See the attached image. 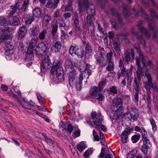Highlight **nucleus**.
<instances>
[{"label": "nucleus", "instance_id": "1", "mask_svg": "<svg viewBox=\"0 0 158 158\" xmlns=\"http://www.w3.org/2000/svg\"><path fill=\"white\" fill-rule=\"evenodd\" d=\"M136 64L138 66V69L136 72L137 78L141 79V75L144 76V74L141 68L140 67V59L136 58ZM146 77L148 81H146L144 85L145 88L146 89H148L150 88L154 87V84L152 82V78L150 74L147 73V71L145 73Z\"/></svg>", "mask_w": 158, "mask_h": 158}, {"label": "nucleus", "instance_id": "2", "mask_svg": "<svg viewBox=\"0 0 158 158\" xmlns=\"http://www.w3.org/2000/svg\"><path fill=\"white\" fill-rule=\"evenodd\" d=\"M78 9L79 13L81 14L87 9V16H94L95 14L94 6L88 3V0H78Z\"/></svg>", "mask_w": 158, "mask_h": 158}, {"label": "nucleus", "instance_id": "3", "mask_svg": "<svg viewBox=\"0 0 158 158\" xmlns=\"http://www.w3.org/2000/svg\"><path fill=\"white\" fill-rule=\"evenodd\" d=\"M38 41V38H34L31 39L29 43V46L27 52V55L25 58V60L28 61V64L31 65L32 64L34 59L33 48H35V46L36 45Z\"/></svg>", "mask_w": 158, "mask_h": 158}, {"label": "nucleus", "instance_id": "4", "mask_svg": "<svg viewBox=\"0 0 158 158\" xmlns=\"http://www.w3.org/2000/svg\"><path fill=\"white\" fill-rule=\"evenodd\" d=\"M91 118L89 120H87V123L90 125H94L96 128H98L102 124V117L100 113L97 114L96 112H92L90 114Z\"/></svg>", "mask_w": 158, "mask_h": 158}, {"label": "nucleus", "instance_id": "5", "mask_svg": "<svg viewBox=\"0 0 158 158\" xmlns=\"http://www.w3.org/2000/svg\"><path fill=\"white\" fill-rule=\"evenodd\" d=\"M143 22L141 21L139 22L138 24V27L141 33L140 35H139L135 31L133 28L131 29V31L133 34L137 36V38L140 40L141 43L144 46L145 45V40L143 39L142 34L144 33L145 36L147 38H149L150 37V34L147 30L143 27Z\"/></svg>", "mask_w": 158, "mask_h": 158}, {"label": "nucleus", "instance_id": "6", "mask_svg": "<svg viewBox=\"0 0 158 158\" xmlns=\"http://www.w3.org/2000/svg\"><path fill=\"white\" fill-rule=\"evenodd\" d=\"M140 12L141 13L142 16L144 17L145 19L148 20V25L151 31H152L153 33V37L154 38H156L157 36V31L156 27L154 26L153 21L152 23H150V21L152 20V19H150L148 17V16L147 15L146 13L143 11V9L141 8Z\"/></svg>", "mask_w": 158, "mask_h": 158}, {"label": "nucleus", "instance_id": "7", "mask_svg": "<svg viewBox=\"0 0 158 158\" xmlns=\"http://www.w3.org/2000/svg\"><path fill=\"white\" fill-rule=\"evenodd\" d=\"M51 64V62L48 56L47 55H45L40 63L41 72L44 73L49 69Z\"/></svg>", "mask_w": 158, "mask_h": 158}, {"label": "nucleus", "instance_id": "8", "mask_svg": "<svg viewBox=\"0 0 158 158\" xmlns=\"http://www.w3.org/2000/svg\"><path fill=\"white\" fill-rule=\"evenodd\" d=\"M66 68L68 69H70L72 70V71H70V70L69 72L70 74L69 75V81L70 85L72 86L73 82L75 80L76 77V73L73 69V67L72 63L68 61H66L65 62Z\"/></svg>", "mask_w": 158, "mask_h": 158}, {"label": "nucleus", "instance_id": "9", "mask_svg": "<svg viewBox=\"0 0 158 158\" xmlns=\"http://www.w3.org/2000/svg\"><path fill=\"white\" fill-rule=\"evenodd\" d=\"M48 44L46 42L39 43L38 45L35 47V52L38 55L45 53L48 50Z\"/></svg>", "mask_w": 158, "mask_h": 158}, {"label": "nucleus", "instance_id": "10", "mask_svg": "<svg viewBox=\"0 0 158 158\" xmlns=\"http://www.w3.org/2000/svg\"><path fill=\"white\" fill-rule=\"evenodd\" d=\"M136 45L134 47L137 49L138 52H139V57L138 58H139L140 62L141 61L142 63L143 64L144 66L146 68L147 67H149L150 68H152L153 65L152 63L150 60H149L146 63L145 59L144 58L143 54L141 53L140 51L139 45V44H137L136 47Z\"/></svg>", "mask_w": 158, "mask_h": 158}, {"label": "nucleus", "instance_id": "11", "mask_svg": "<svg viewBox=\"0 0 158 158\" xmlns=\"http://www.w3.org/2000/svg\"><path fill=\"white\" fill-rule=\"evenodd\" d=\"M127 113L129 115L131 119L136 121L139 117V113L137 110L134 107L128 106L127 107Z\"/></svg>", "mask_w": 158, "mask_h": 158}, {"label": "nucleus", "instance_id": "12", "mask_svg": "<svg viewBox=\"0 0 158 158\" xmlns=\"http://www.w3.org/2000/svg\"><path fill=\"white\" fill-rule=\"evenodd\" d=\"M15 92L17 93L18 96L14 94V97L18 99L20 104L24 108L25 110L27 111L29 108H31V105H30V103L25 101L24 99L22 98L21 92L19 90H18L17 91H15Z\"/></svg>", "mask_w": 158, "mask_h": 158}, {"label": "nucleus", "instance_id": "13", "mask_svg": "<svg viewBox=\"0 0 158 158\" xmlns=\"http://www.w3.org/2000/svg\"><path fill=\"white\" fill-rule=\"evenodd\" d=\"M10 28L6 27L5 29L2 30V34L0 35V44L7 40H10L12 39V37L11 35L8 34L9 33Z\"/></svg>", "mask_w": 158, "mask_h": 158}, {"label": "nucleus", "instance_id": "14", "mask_svg": "<svg viewBox=\"0 0 158 158\" xmlns=\"http://www.w3.org/2000/svg\"><path fill=\"white\" fill-rule=\"evenodd\" d=\"M111 10L112 13L113 17L110 20V22L113 27L115 29L117 27V24L115 20L114 19V18H116L118 19L119 23L120 24L122 23V19L120 18L119 15L117 13L114 8H112Z\"/></svg>", "mask_w": 158, "mask_h": 158}, {"label": "nucleus", "instance_id": "15", "mask_svg": "<svg viewBox=\"0 0 158 158\" xmlns=\"http://www.w3.org/2000/svg\"><path fill=\"white\" fill-rule=\"evenodd\" d=\"M59 62H54L51 68L50 73L54 77H56L59 79Z\"/></svg>", "mask_w": 158, "mask_h": 158}, {"label": "nucleus", "instance_id": "16", "mask_svg": "<svg viewBox=\"0 0 158 158\" xmlns=\"http://www.w3.org/2000/svg\"><path fill=\"white\" fill-rule=\"evenodd\" d=\"M5 54L6 56H10L13 53L14 47L11 43L5 42Z\"/></svg>", "mask_w": 158, "mask_h": 158}, {"label": "nucleus", "instance_id": "17", "mask_svg": "<svg viewBox=\"0 0 158 158\" xmlns=\"http://www.w3.org/2000/svg\"><path fill=\"white\" fill-rule=\"evenodd\" d=\"M133 129L129 128L124 130L121 134L122 141L123 143H125L127 141L128 135L131 133Z\"/></svg>", "mask_w": 158, "mask_h": 158}, {"label": "nucleus", "instance_id": "18", "mask_svg": "<svg viewBox=\"0 0 158 158\" xmlns=\"http://www.w3.org/2000/svg\"><path fill=\"white\" fill-rule=\"evenodd\" d=\"M27 33V29L25 26H23L19 29L18 37L19 39H22L25 36Z\"/></svg>", "mask_w": 158, "mask_h": 158}, {"label": "nucleus", "instance_id": "19", "mask_svg": "<svg viewBox=\"0 0 158 158\" xmlns=\"http://www.w3.org/2000/svg\"><path fill=\"white\" fill-rule=\"evenodd\" d=\"M9 23L13 26H17L20 24L19 19L16 16H9Z\"/></svg>", "mask_w": 158, "mask_h": 158}, {"label": "nucleus", "instance_id": "20", "mask_svg": "<svg viewBox=\"0 0 158 158\" xmlns=\"http://www.w3.org/2000/svg\"><path fill=\"white\" fill-rule=\"evenodd\" d=\"M97 64L102 67H105L107 64L106 59L102 56L97 57L96 58Z\"/></svg>", "mask_w": 158, "mask_h": 158}, {"label": "nucleus", "instance_id": "21", "mask_svg": "<svg viewBox=\"0 0 158 158\" xmlns=\"http://www.w3.org/2000/svg\"><path fill=\"white\" fill-rule=\"evenodd\" d=\"M113 48L116 52L118 56L120 57L121 50L120 49V45L119 43L115 41L113 42Z\"/></svg>", "mask_w": 158, "mask_h": 158}, {"label": "nucleus", "instance_id": "22", "mask_svg": "<svg viewBox=\"0 0 158 158\" xmlns=\"http://www.w3.org/2000/svg\"><path fill=\"white\" fill-rule=\"evenodd\" d=\"M141 79L137 78L135 77L134 80V87L135 91H139L140 90V85L141 84L140 83Z\"/></svg>", "mask_w": 158, "mask_h": 158}, {"label": "nucleus", "instance_id": "23", "mask_svg": "<svg viewBox=\"0 0 158 158\" xmlns=\"http://www.w3.org/2000/svg\"><path fill=\"white\" fill-rule=\"evenodd\" d=\"M113 104L116 106L120 107L123 105V102L122 99L118 97H115L112 101Z\"/></svg>", "mask_w": 158, "mask_h": 158}, {"label": "nucleus", "instance_id": "24", "mask_svg": "<svg viewBox=\"0 0 158 158\" xmlns=\"http://www.w3.org/2000/svg\"><path fill=\"white\" fill-rule=\"evenodd\" d=\"M91 67V65L89 64H86V68L84 69L83 70H82L81 69H80V71L81 72H83L85 74H86L88 75V77L87 78V79L89 78V76L91 75V70L89 69Z\"/></svg>", "mask_w": 158, "mask_h": 158}, {"label": "nucleus", "instance_id": "25", "mask_svg": "<svg viewBox=\"0 0 158 158\" xmlns=\"http://www.w3.org/2000/svg\"><path fill=\"white\" fill-rule=\"evenodd\" d=\"M93 55L92 49L90 46L87 45L85 47V56L86 57H89Z\"/></svg>", "mask_w": 158, "mask_h": 158}, {"label": "nucleus", "instance_id": "26", "mask_svg": "<svg viewBox=\"0 0 158 158\" xmlns=\"http://www.w3.org/2000/svg\"><path fill=\"white\" fill-rule=\"evenodd\" d=\"M54 2L53 3L51 1H49L48 2L46 6L49 8L54 7L55 8L58 4L59 0H54Z\"/></svg>", "mask_w": 158, "mask_h": 158}, {"label": "nucleus", "instance_id": "27", "mask_svg": "<svg viewBox=\"0 0 158 158\" xmlns=\"http://www.w3.org/2000/svg\"><path fill=\"white\" fill-rule=\"evenodd\" d=\"M87 23L89 25L93 28L94 27L93 21L94 20V16H87Z\"/></svg>", "mask_w": 158, "mask_h": 158}, {"label": "nucleus", "instance_id": "28", "mask_svg": "<svg viewBox=\"0 0 158 158\" xmlns=\"http://www.w3.org/2000/svg\"><path fill=\"white\" fill-rule=\"evenodd\" d=\"M30 34L31 36H37L39 33V30L37 27H34L31 28L30 30Z\"/></svg>", "mask_w": 158, "mask_h": 158}, {"label": "nucleus", "instance_id": "29", "mask_svg": "<svg viewBox=\"0 0 158 158\" xmlns=\"http://www.w3.org/2000/svg\"><path fill=\"white\" fill-rule=\"evenodd\" d=\"M59 43L57 42L52 46L51 50L53 52H56L59 51Z\"/></svg>", "mask_w": 158, "mask_h": 158}, {"label": "nucleus", "instance_id": "30", "mask_svg": "<svg viewBox=\"0 0 158 158\" xmlns=\"http://www.w3.org/2000/svg\"><path fill=\"white\" fill-rule=\"evenodd\" d=\"M33 14L36 17H40L41 14V11L39 8H35L33 11Z\"/></svg>", "mask_w": 158, "mask_h": 158}, {"label": "nucleus", "instance_id": "31", "mask_svg": "<svg viewBox=\"0 0 158 158\" xmlns=\"http://www.w3.org/2000/svg\"><path fill=\"white\" fill-rule=\"evenodd\" d=\"M98 88L97 87H94L91 88L90 90V93L91 96L94 98L98 94Z\"/></svg>", "mask_w": 158, "mask_h": 158}, {"label": "nucleus", "instance_id": "32", "mask_svg": "<svg viewBox=\"0 0 158 158\" xmlns=\"http://www.w3.org/2000/svg\"><path fill=\"white\" fill-rule=\"evenodd\" d=\"M61 40L63 43L66 42L69 38L68 35L64 32L63 30L61 31Z\"/></svg>", "mask_w": 158, "mask_h": 158}, {"label": "nucleus", "instance_id": "33", "mask_svg": "<svg viewBox=\"0 0 158 158\" xmlns=\"http://www.w3.org/2000/svg\"><path fill=\"white\" fill-rule=\"evenodd\" d=\"M51 19L50 17L48 15H45L44 17L43 21V26H47Z\"/></svg>", "mask_w": 158, "mask_h": 158}, {"label": "nucleus", "instance_id": "34", "mask_svg": "<svg viewBox=\"0 0 158 158\" xmlns=\"http://www.w3.org/2000/svg\"><path fill=\"white\" fill-rule=\"evenodd\" d=\"M18 7L15 6H11L10 7V10L7 11L8 12H9V16H12L16 11Z\"/></svg>", "mask_w": 158, "mask_h": 158}, {"label": "nucleus", "instance_id": "35", "mask_svg": "<svg viewBox=\"0 0 158 158\" xmlns=\"http://www.w3.org/2000/svg\"><path fill=\"white\" fill-rule=\"evenodd\" d=\"M114 69V64L113 62H108V65L106 67V70L108 72L113 71Z\"/></svg>", "mask_w": 158, "mask_h": 158}, {"label": "nucleus", "instance_id": "36", "mask_svg": "<svg viewBox=\"0 0 158 158\" xmlns=\"http://www.w3.org/2000/svg\"><path fill=\"white\" fill-rule=\"evenodd\" d=\"M121 70L120 73V74L118 72V75L119 76V78L120 76L124 77L126 74H129L128 73L127 70H126V69L125 67L120 69Z\"/></svg>", "mask_w": 158, "mask_h": 158}, {"label": "nucleus", "instance_id": "37", "mask_svg": "<svg viewBox=\"0 0 158 158\" xmlns=\"http://www.w3.org/2000/svg\"><path fill=\"white\" fill-rule=\"evenodd\" d=\"M149 121L151 124L152 127V129L153 132H155L156 130L157 126L153 118H150Z\"/></svg>", "mask_w": 158, "mask_h": 158}, {"label": "nucleus", "instance_id": "38", "mask_svg": "<svg viewBox=\"0 0 158 158\" xmlns=\"http://www.w3.org/2000/svg\"><path fill=\"white\" fill-rule=\"evenodd\" d=\"M34 18L31 15H28L27 18L25 19L26 23L28 25L31 24L34 20Z\"/></svg>", "mask_w": 158, "mask_h": 158}, {"label": "nucleus", "instance_id": "39", "mask_svg": "<svg viewBox=\"0 0 158 158\" xmlns=\"http://www.w3.org/2000/svg\"><path fill=\"white\" fill-rule=\"evenodd\" d=\"M60 81H63L64 80V73L63 68L60 67Z\"/></svg>", "mask_w": 158, "mask_h": 158}, {"label": "nucleus", "instance_id": "40", "mask_svg": "<svg viewBox=\"0 0 158 158\" xmlns=\"http://www.w3.org/2000/svg\"><path fill=\"white\" fill-rule=\"evenodd\" d=\"M73 0H68V5L65 7V11H70L72 10V3Z\"/></svg>", "mask_w": 158, "mask_h": 158}, {"label": "nucleus", "instance_id": "41", "mask_svg": "<svg viewBox=\"0 0 158 158\" xmlns=\"http://www.w3.org/2000/svg\"><path fill=\"white\" fill-rule=\"evenodd\" d=\"M143 141V145L150 147L151 146V143L148 138H145L142 139Z\"/></svg>", "mask_w": 158, "mask_h": 158}, {"label": "nucleus", "instance_id": "42", "mask_svg": "<svg viewBox=\"0 0 158 158\" xmlns=\"http://www.w3.org/2000/svg\"><path fill=\"white\" fill-rule=\"evenodd\" d=\"M39 135H42L43 136V138L44 139L46 142L50 145L52 144L53 143V141L51 139H49L45 135H43L41 133H39Z\"/></svg>", "mask_w": 158, "mask_h": 158}, {"label": "nucleus", "instance_id": "43", "mask_svg": "<svg viewBox=\"0 0 158 158\" xmlns=\"http://www.w3.org/2000/svg\"><path fill=\"white\" fill-rule=\"evenodd\" d=\"M113 53L111 51L109 53H107L106 54L107 60L108 62H113L112 60Z\"/></svg>", "mask_w": 158, "mask_h": 158}, {"label": "nucleus", "instance_id": "44", "mask_svg": "<svg viewBox=\"0 0 158 158\" xmlns=\"http://www.w3.org/2000/svg\"><path fill=\"white\" fill-rule=\"evenodd\" d=\"M142 131L140 132L142 136V139L145 138H148V135L147 131L144 127L142 128Z\"/></svg>", "mask_w": 158, "mask_h": 158}, {"label": "nucleus", "instance_id": "45", "mask_svg": "<svg viewBox=\"0 0 158 158\" xmlns=\"http://www.w3.org/2000/svg\"><path fill=\"white\" fill-rule=\"evenodd\" d=\"M129 7L127 6H125L123 9V13L125 18H128Z\"/></svg>", "mask_w": 158, "mask_h": 158}, {"label": "nucleus", "instance_id": "46", "mask_svg": "<svg viewBox=\"0 0 158 158\" xmlns=\"http://www.w3.org/2000/svg\"><path fill=\"white\" fill-rule=\"evenodd\" d=\"M94 98L99 101H102L104 99V97L99 92L95 96Z\"/></svg>", "mask_w": 158, "mask_h": 158}, {"label": "nucleus", "instance_id": "47", "mask_svg": "<svg viewBox=\"0 0 158 158\" xmlns=\"http://www.w3.org/2000/svg\"><path fill=\"white\" fill-rule=\"evenodd\" d=\"M110 91L114 94H116L118 93V91L117 87L113 86L110 89Z\"/></svg>", "mask_w": 158, "mask_h": 158}, {"label": "nucleus", "instance_id": "48", "mask_svg": "<svg viewBox=\"0 0 158 158\" xmlns=\"http://www.w3.org/2000/svg\"><path fill=\"white\" fill-rule=\"evenodd\" d=\"M149 148L148 147L143 145L141 147V151L143 154H146L148 153V149Z\"/></svg>", "mask_w": 158, "mask_h": 158}, {"label": "nucleus", "instance_id": "49", "mask_svg": "<svg viewBox=\"0 0 158 158\" xmlns=\"http://www.w3.org/2000/svg\"><path fill=\"white\" fill-rule=\"evenodd\" d=\"M46 33V31L45 30H43L40 32L39 35V37L40 40H44L45 37V35Z\"/></svg>", "mask_w": 158, "mask_h": 158}, {"label": "nucleus", "instance_id": "50", "mask_svg": "<svg viewBox=\"0 0 158 158\" xmlns=\"http://www.w3.org/2000/svg\"><path fill=\"white\" fill-rule=\"evenodd\" d=\"M86 148L87 146L85 145L83 146L81 144H77V148L80 152H82L84 149Z\"/></svg>", "mask_w": 158, "mask_h": 158}, {"label": "nucleus", "instance_id": "51", "mask_svg": "<svg viewBox=\"0 0 158 158\" xmlns=\"http://www.w3.org/2000/svg\"><path fill=\"white\" fill-rule=\"evenodd\" d=\"M98 52L99 55L102 56L105 54V51L103 48L99 47L98 49Z\"/></svg>", "mask_w": 158, "mask_h": 158}, {"label": "nucleus", "instance_id": "52", "mask_svg": "<svg viewBox=\"0 0 158 158\" xmlns=\"http://www.w3.org/2000/svg\"><path fill=\"white\" fill-rule=\"evenodd\" d=\"M140 136L137 135H134L131 137V140L133 143H136L139 140Z\"/></svg>", "mask_w": 158, "mask_h": 158}, {"label": "nucleus", "instance_id": "53", "mask_svg": "<svg viewBox=\"0 0 158 158\" xmlns=\"http://www.w3.org/2000/svg\"><path fill=\"white\" fill-rule=\"evenodd\" d=\"M76 48L73 46H72L70 48L69 52V53L73 56V54H74L75 51L76 50Z\"/></svg>", "mask_w": 158, "mask_h": 158}, {"label": "nucleus", "instance_id": "54", "mask_svg": "<svg viewBox=\"0 0 158 158\" xmlns=\"http://www.w3.org/2000/svg\"><path fill=\"white\" fill-rule=\"evenodd\" d=\"M29 0H25L22 7V10L25 11L27 8V6L28 5Z\"/></svg>", "mask_w": 158, "mask_h": 158}, {"label": "nucleus", "instance_id": "55", "mask_svg": "<svg viewBox=\"0 0 158 158\" xmlns=\"http://www.w3.org/2000/svg\"><path fill=\"white\" fill-rule=\"evenodd\" d=\"M77 52L76 55L79 57H82L84 55V51L81 49H79L77 50Z\"/></svg>", "mask_w": 158, "mask_h": 158}, {"label": "nucleus", "instance_id": "56", "mask_svg": "<svg viewBox=\"0 0 158 158\" xmlns=\"http://www.w3.org/2000/svg\"><path fill=\"white\" fill-rule=\"evenodd\" d=\"M130 55L128 52H126L124 54V59L126 61L128 62L130 60Z\"/></svg>", "mask_w": 158, "mask_h": 158}, {"label": "nucleus", "instance_id": "57", "mask_svg": "<svg viewBox=\"0 0 158 158\" xmlns=\"http://www.w3.org/2000/svg\"><path fill=\"white\" fill-rule=\"evenodd\" d=\"M75 31L77 35H80L81 33V30L80 27L78 26H76L74 28Z\"/></svg>", "mask_w": 158, "mask_h": 158}, {"label": "nucleus", "instance_id": "58", "mask_svg": "<svg viewBox=\"0 0 158 158\" xmlns=\"http://www.w3.org/2000/svg\"><path fill=\"white\" fill-rule=\"evenodd\" d=\"M124 100L127 104H128L131 101V98L128 95H125L124 97Z\"/></svg>", "mask_w": 158, "mask_h": 158}, {"label": "nucleus", "instance_id": "59", "mask_svg": "<svg viewBox=\"0 0 158 158\" xmlns=\"http://www.w3.org/2000/svg\"><path fill=\"white\" fill-rule=\"evenodd\" d=\"M66 130L68 131V132L70 134H71L73 130V126L71 124H69Z\"/></svg>", "mask_w": 158, "mask_h": 158}, {"label": "nucleus", "instance_id": "60", "mask_svg": "<svg viewBox=\"0 0 158 158\" xmlns=\"http://www.w3.org/2000/svg\"><path fill=\"white\" fill-rule=\"evenodd\" d=\"M58 26L56 25H54L52 27V34L53 35H54L57 30Z\"/></svg>", "mask_w": 158, "mask_h": 158}, {"label": "nucleus", "instance_id": "61", "mask_svg": "<svg viewBox=\"0 0 158 158\" xmlns=\"http://www.w3.org/2000/svg\"><path fill=\"white\" fill-rule=\"evenodd\" d=\"M6 23V20L3 17H0V25H3L5 24Z\"/></svg>", "mask_w": 158, "mask_h": 158}, {"label": "nucleus", "instance_id": "62", "mask_svg": "<svg viewBox=\"0 0 158 158\" xmlns=\"http://www.w3.org/2000/svg\"><path fill=\"white\" fill-rule=\"evenodd\" d=\"M135 93L134 95V99L136 103H137L139 100V91H135Z\"/></svg>", "mask_w": 158, "mask_h": 158}, {"label": "nucleus", "instance_id": "63", "mask_svg": "<svg viewBox=\"0 0 158 158\" xmlns=\"http://www.w3.org/2000/svg\"><path fill=\"white\" fill-rule=\"evenodd\" d=\"M118 67L120 69L124 67L123 61L121 59L119 60Z\"/></svg>", "mask_w": 158, "mask_h": 158}, {"label": "nucleus", "instance_id": "64", "mask_svg": "<svg viewBox=\"0 0 158 158\" xmlns=\"http://www.w3.org/2000/svg\"><path fill=\"white\" fill-rule=\"evenodd\" d=\"M36 96L39 101L40 102H42L44 99V98H42L40 94L38 93H36Z\"/></svg>", "mask_w": 158, "mask_h": 158}]
</instances>
